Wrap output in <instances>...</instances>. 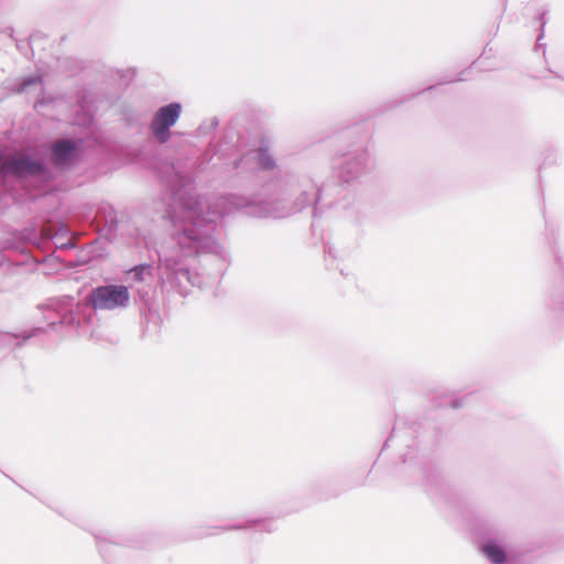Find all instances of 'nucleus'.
<instances>
[{"label":"nucleus","instance_id":"obj_13","mask_svg":"<svg viewBox=\"0 0 564 564\" xmlns=\"http://www.w3.org/2000/svg\"><path fill=\"white\" fill-rule=\"evenodd\" d=\"M481 551L494 564H503L507 561L505 549L492 540L485 542L481 546Z\"/></svg>","mask_w":564,"mask_h":564},{"label":"nucleus","instance_id":"obj_18","mask_svg":"<svg viewBox=\"0 0 564 564\" xmlns=\"http://www.w3.org/2000/svg\"><path fill=\"white\" fill-rule=\"evenodd\" d=\"M465 73H466V70L462 72L460 75L458 77H456V78H446V79H444L442 83H440L436 86H430L426 90H436L444 83H452V82L464 80L465 79V77H464Z\"/></svg>","mask_w":564,"mask_h":564},{"label":"nucleus","instance_id":"obj_10","mask_svg":"<svg viewBox=\"0 0 564 564\" xmlns=\"http://www.w3.org/2000/svg\"><path fill=\"white\" fill-rule=\"evenodd\" d=\"M127 281L131 286L144 284L150 286L154 279V267L151 263H140L126 271Z\"/></svg>","mask_w":564,"mask_h":564},{"label":"nucleus","instance_id":"obj_16","mask_svg":"<svg viewBox=\"0 0 564 564\" xmlns=\"http://www.w3.org/2000/svg\"><path fill=\"white\" fill-rule=\"evenodd\" d=\"M96 541H97V544H98V547H99V551L101 554H104L106 552L107 543L116 544V545L123 543L120 539H118L117 536L109 534V533L96 534Z\"/></svg>","mask_w":564,"mask_h":564},{"label":"nucleus","instance_id":"obj_1","mask_svg":"<svg viewBox=\"0 0 564 564\" xmlns=\"http://www.w3.org/2000/svg\"><path fill=\"white\" fill-rule=\"evenodd\" d=\"M191 191L189 180L181 175L169 185L164 217L172 224L171 243L158 252L162 288L183 297L192 286L203 285L202 276L192 271L191 262L197 256L213 254L221 267L227 262L228 254L217 238V221L224 216L241 213L254 218L281 219L310 206L315 217L335 205L348 209L343 184L325 183L319 187L306 174L281 171L253 195L230 193L206 202Z\"/></svg>","mask_w":564,"mask_h":564},{"label":"nucleus","instance_id":"obj_21","mask_svg":"<svg viewBox=\"0 0 564 564\" xmlns=\"http://www.w3.org/2000/svg\"><path fill=\"white\" fill-rule=\"evenodd\" d=\"M451 406L454 409H458L462 406V403L458 399H453V400H451Z\"/></svg>","mask_w":564,"mask_h":564},{"label":"nucleus","instance_id":"obj_6","mask_svg":"<svg viewBox=\"0 0 564 564\" xmlns=\"http://www.w3.org/2000/svg\"><path fill=\"white\" fill-rule=\"evenodd\" d=\"M370 155L364 143H356L351 149L337 155L334 169L344 184H351L360 180L371 170Z\"/></svg>","mask_w":564,"mask_h":564},{"label":"nucleus","instance_id":"obj_2","mask_svg":"<svg viewBox=\"0 0 564 564\" xmlns=\"http://www.w3.org/2000/svg\"><path fill=\"white\" fill-rule=\"evenodd\" d=\"M130 302L129 289L122 284H106L94 288L87 296V304L75 302L74 297L64 296L54 300L51 306L50 326L56 324L78 326L85 308L91 305L95 310L111 311L127 307Z\"/></svg>","mask_w":564,"mask_h":564},{"label":"nucleus","instance_id":"obj_14","mask_svg":"<svg viewBox=\"0 0 564 564\" xmlns=\"http://www.w3.org/2000/svg\"><path fill=\"white\" fill-rule=\"evenodd\" d=\"M256 169L257 165L252 151L243 153L232 162V170L241 174L253 173Z\"/></svg>","mask_w":564,"mask_h":564},{"label":"nucleus","instance_id":"obj_4","mask_svg":"<svg viewBox=\"0 0 564 564\" xmlns=\"http://www.w3.org/2000/svg\"><path fill=\"white\" fill-rule=\"evenodd\" d=\"M561 274L546 288L543 295V318L550 328L564 326V252L556 243L551 246Z\"/></svg>","mask_w":564,"mask_h":564},{"label":"nucleus","instance_id":"obj_15","mask_svg":"<svg viewBox=\"0 0 564 564\" xmlns=\"http://www.w3.org/2000/svg\"><path fill=\"white\" fill-rule=\"evenodd\" d=\"M43 82L42 77L39 75H30L21 78L12 88V91L17 94H21L25 91L29 87L41 85Z\"/></svg>","mask_w":564,"mask_h":564},{"label":"nucleus","instance_id":"obj_23","mask_svg":"<svg viewBox=\"0 0 564 564\" xmlns=\"http://www.w3.org/2000/svg\"><path fill=\"white\" fill-rule=\"evenodd\" d=\"M395 436H397V432H395V430H393V432H392L391 436L386 441V443H384V445H383V448L388 447L389 442H390L393 437H395Z\"/></svg>","mask_w":564,"mask_h":564},{"label":"nucleus","instance_id":"obj_9","mask_svg":"<svg viewBox=\"0 0 564 564\" xmlns=\"http://www.w3.org/2000/svg\"><path fill=\"white\" fill-rule=\"evenodd\" d=\"M257 529L259 531L272 532L274 530L273 522L267 519H248L245 521H237L231 524L225 525H198L191 532V538L195 540H203L210 536L219 535L227 531Z\"/></svg>","mask_w":564,"mask_h":564},{"label":"nucleus","instance_id":"obj_25","mask_svg":"<svg viewBox=\"0 0 564 564\" xmlns=\"http://www.w3.org/2000/svg\"><path fill=\"white\" fill-rule=\"evenodd\" d=\"M129 544H130V545H132V546H138V544H137V543H129Z\"/></svg>","mask_w":564,"mask_h":564},{"label":"nucleus","instance_id":"obj_7","mask_svg":"<svg viewBox=\"0 0 564 564\" xmlns=\"http://www.w3.org/2000/svg\"><path fill=\"white\" fill-rule=\"evenodd\" d=\"M84 141L80 138H62L53 141L47 149L48 162L56 169L67 171L83 159Z\"/></svg>","mask_w":564,"mask_h":564},{"label":"nucleus","instance_id":"obj_24","mask_svg":"<svg viewBox=\"0 0 564 564\" xmlns=\"http://www.w3.org/2000/svg\"><path fill=\"white\" fill-rule=\"evenodd\" d=\"M218 126V119L217 118H213L212 120V127L213 128H216Z\"/></svg>","mask_w":564,"mask_h":564},{"label":"nucleus","instance_id":"obj_8","mask_svg":"<svg viewBox=\"0 0 564 564\" xmlns=\"http://www.w3.org/2000/svg\"><path fill=\"white\" fill-rule=\"evenodd\" d=\"M181 115L182 105L178 101H172L156 109L150 122V131L160 144H165L171 140V129L176 124Z\"/></svg>","mask_w":564,"mask_h":564},{"label":"nucleus","instance_id":"obj_22","mask_svg":"<svg viewBox=\"0 0 564 564\" xmlns=\"http://www.w3.org/2000/svg\"><path fill=\"white\" fill-rule=\"evenodd\" d=\"M325 253L329 257H333L334 259L336 258V256L334 254L333 252V248L330 246H326L325 247Z\"/></svg>","mask_w":564,"mask_h":564},{"label":"nucleus","instance_id":"obj_17","mask_svg":"<svg viewBox=\"0 0 564 564\" xmlns=\"http://www.w3.org/2000/svg\"><path fill=\"white\" fill-rule=\"evenodd\" d=\"M546 14H547V11L546 10H543L540 14H539V21H540V34L536 39V47H544L545 44H543L541 41L543 39V35H544V28L547 23V19H546Z\"/></svg>","mask_w":564,"mask_h":564},{"label":"nucleus","instance_id":"obj_20","mask_svg":"<svg viewBox=\"0 0 564 564\" xmlns=\"http://www.w3.org/2000/svg\"><path fill=\"white\" fill-rule=\"evenodd\" d=\"M75 242L72 240V239H68L66 242H63L61 245H58L57 247L61 248V249H73L75 248Z\"/></svg>","mask_w":564,"mask_h":564},{"label":"nucleus","instance_id":"obj_3","mask_svg":"<svg viewBox=\"0 0 564 564\" xmlns=\"http://www.w3.org/2000/svg\"><path fill=\"white\" fill-rule=\"evenodd\" d=\"M50 173L46 163L35 158L28 150H14L0 153V175L13 177L18 181L45 177Z\"/></svg>","mask_w":564,"mask_h":564},{"label":"nucleus","instance_id":"obj_12","mask_svg":"<svg viewBox=\"0 0 564 564\" xmlns=\"http://www.w3.org/2000/svg\"><path fill=\"white\" fill-rule=\"evenodd\" d=\"M42 330L41 327L32 328L30 330H23L20 334L13 333H0V347H19L23 341L30 339Z\"/></svg>","mask_w":564,"mask_h":564},{"label":"nucleus","instance_id":"obj_11","mask_svg":"<svg viewBox=\"0 0 564 564\" xmlns=\"http://www.w3.org/2000/svg\"><path fill=\"white\" fill-rule=\"evenodd\" d=\"M252 153L257 169L265 172L276 169V160L267 143L262 142Z\"/></svg>","mask_w":564,"mask_h":564},{"label":"nucleus","instance_id":"obj_19","mask_svg":"<svg viewBox=\"0 0 564 564\" xmlns=\"http://www.w3.org/2000/svg\"><path fill=\"white\" fill-rule=\"evenodd\" d=\"M414 449L409 446V452L402 455L403 463H408L414 458Z\"/></svg>","mask_w":564,"mask_h":564},{"label":"nucleus","instance_id":"obj_5","mask_svg":"<svg viewBox=\"0 0 564 564\" xmlns=\"http://www.w3.org/2000/svg\"><path fill=\"white\" fill-rule=\"evenodd\" d=\"M99 234L109 241L122 238L128 246L139 247L144 235L134 223L129 219L119 218L115 208L110 205L102 206L97 213Z\"/></svg>","mask_w":564,"mask_h":564}]
</instances>
